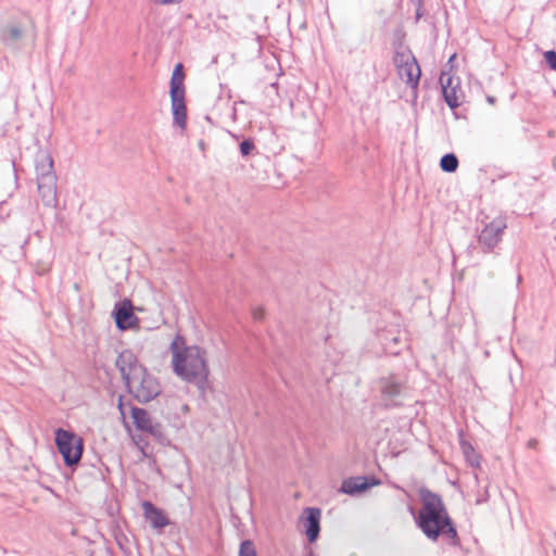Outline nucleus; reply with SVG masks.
<instances>
[{
  "instance_id": "nucleus-1",
  "label": "nucleus",
  "mask_w": 556,
  "mask_h": 556,
  "mask_svg": "<svg viewBox=\"0 0 556 556\" xmlns=\"http://www.w3.org/2000/svg\"><path fill=\"white\" fill-rule=\"evenodd\" d=\"M174 372L184 381L194 383L201 393L207 386L206 353L197 345H186L184 337L176 336L169 346Z\"/></svg>"
},
{
  "instance_id": "nucleus-2",
  "label": "nucleus",
  "mask_w": 556,
  "mask_h": 556,
  "mask_svg": "<svg viewBox=\"0 0 556 556\" xmlns=\"http://www.w3.org/2000/svg\"><path fill=\"white\" fill-rule=\"evenodd\" d=\"M421 508L418 515V527L430 540L445 539L450 544H458L457 531L450 518L442 498L428 490L420 493Z\"/></svg>"
},
{
  "instance_id": "nucleus-3",
  "label": "nucleus",
  "mask_w": 556,
  "mask_h": 556,
  "mask_svg": "<svg viewBox=\"0 0 556 556\" xmlns=\"http://www.w3.org/2000/svg\"><path fill=\"white\" fill-rule=\"evenodd\" d=\"M115 366L129 392L140 403H148L161 393L159 380L140 364L137 356L125 350L117 356Z\"/></svg>"
},
{
  "instance_id": "nucleus-4",
  "label": "nucleus",
  "mask_w": 556,
  "mask_h": 556,
  "mask_svg": "<svg viewBox=\"0 0 556 556\" xmlns=\"http://www.w3.org/2000/svg\"><path fill=\"white\" fill-rule=\"evenodd\" d=\"M55 444L67 466L79 463L83 455V440L71 431L62 428L55 431Z\"/></svg>"
},
{
  "instance_id": "nucleus-5",
  "label": "nucleus",
  "mask_w": 556,
  "mask_h": 556,
  "mask_svg": "<svg viewBox=\"0 0 556 556\" xmlns=\"http://www.w3.org/2000/svg\"><path fill=\"white\" fill-rule=\"evenodd\" d=\"M393 61L400 78L407 85L416 87L421 72L413 53L408 49L396 50Z\"/></svg>"
},
{
  "instance_id": "nucleus-6",
  "label": "nucleus",
  "mask_w": 556,
  "mask_h": 556,
  "mask_svg": "<svg viewBox=\"0 0 556 556\" xmlns=\"http://www.w3.org/2000/svg\"><path fill=\"white\" fill-rule=\"evenodd\" d=\"M404 388V381L395 375L382 377L378 381V389L381 395V400L386 406L399 405V400L403 393Z\"/></svg>"
},
{
  "instance_id": "nucleus-7",
  "label": "nucleus",
  "mask_w": 556,
  "mask_h": 556,
  "mask_svg": "<svg viewBox=\"0 0 556 556\" xmlns=\"http://www.w3.org/2000/svg\"><path fill=\"white\" fill-rule=\"evenodd\" d=\"M505 229L506 223L503 218H495L484 226L478 237L484 252H491L498 244Z\"/></svg>"
},
{
  "instance_id": "nucleus-8",
  "label": "nucleus",
  "mask_w": 556,
  "mask_h": 556,
  "mask_svg": "<svg viewBox=\"0 0 556 556\" xmlns=\"http://www.w3.org/2000/svg\"><path fill=\"white\" fill-rule=\"evenodd\" d=\"M131 418L138 430L155 438H160L163 434L161 424L155 421L148 410L140 407H131Z\"/></svg>"
},
{
  "instance_id": "nucleus-9",
  "label": "nucleus",
  "mask_w": 556,
  "mask_h": 556,
  "mask_svg": "<svg viewBox=\"0 0 556 556\" xmlns=\"http://www.w3.org/2000/svg\"><path fill=\"white\" fill-rule=\"evenodd\" d=\"M442 92L446 104L451 109H456L460 105L463 99V91L459 86V79L442 73L440 77Z\"/></svg>"
},
{
  "instance_id": "nucleus-10",
  "label": "nucleus",
  "mask_w": 556,
  "mask_h": 556,
  "mask_svg": "<svg viewBox=\"0 0 556 556\" xmlns=\"http://www.w3.org/2000/svg\"><path fill=\"white\" fill-rule=\"evenodd\" d=\"M37 190L41 202L47 207H56L58 205V191H56V176L45 177L43 180L37 181Z\"/></svg>"
},
{
  "instance_id": "nucleus-11",
  "label": "nucleus",
  "mask_w": 556,
  "mask_h": 556,
  "mask_svg": "<svg viewBox=\"0 0 556 556\" xmlns=\"http://www.w3.org/2000/svg\"><path fill=\"white\" fill-rule=\"evenodd\" d=\"M114 317L116 327L121 330H127L134 328L138 324V318L132 312V305L130 301H123L115 306Z\"/></svg>"
},
{
  "instance_id": "nucleus-12",
  "label": "nucleus",
  "mask_w": 556,
  "mask_h": 556,
  "mask_svg": "<svg viewBox=\"0 0 556 556\" xmlns=\"http://www.w3.org/2000/svg\"><path fill=\"white\" fill-rule=\"evenodd\" d=\"M142 508L144 518L149 521L153 529L161 530L169 523L163 510L155 507L151 502H143Z\"/></svg>"
},
{
  "instance_id": "nucleus-13",
  "label": "nucleus",
  "mask_w": 556,
  "mask_h": 556,
  "mask_svg": "<svg viewBox=\"0 0 556 556\" xmlns=\"http://www.w3.org/2000/svg\"><path fill=\"white\" fill-rule=\"evenodd\" d=\"M172 112L174 124L181 129L187 125V108L185 103V93L170 94Z\"/></svg>"
},
{
  "instance_id": "nucleus-14",
  "label": "nucleus",
  "mask_w": 556,
  "mask_h": 556,
  "mask_svg": "<svg viewBox=\"0 0 556 556\" xmlns=\"http://www.w3.org/2000/svg\"><path fill=\"white\" fill-rule=\"evenodd\" d=\"M35 169L37 181L43 180L48 176H56L53 170V160L47 151H39L36 154Z\"/></svg>"
},
{
  "instance_id": "nucleus-15",
  "label": "nucleus",
  "mask_w": 556,
  "mask_h": 556,
  "mask_svg": "<svg viewBox=\"0 0 556 556\" xmlns=\"http://www.w3.org/2000/svg\"><path fill=\"white\" fill-rule=\"evenodd\" d=\"M306 535L309 542H314L319 534L320 510L318 508H306Z\"/></svg>"
},
{
  "instance_id": "nucleus-16",
  "label": "nucleus",
  "mask_w": 556,
  "mask_h": 556,
  "mask_svg": "<svg viewBox=\"0 0 556 556\" xmlns=\"http://www.w3.org/2000/svg\"><path fill=\"white\" fill-rule=\"evenodd\" d=\"M370 486L368 479L365 477H353L343 481L342 492L345 494H356L367 490Z\"/></svg>"
},
{
  "instance_id": "nucleus-17",
  "label": "nucleus",
  "mask_w": 556,
  "mask_h": 556,
  "mask_svg": "<svg viewBox=\"0 0 556 556\" xmlns=\"http://www.w3.org/2000/svg\"><path fill=\"white\" fill-rule=\"evenodd\" d=\"M23 33L16 25L4 27L0 33V40L8 47H14L21 39Z\"/></svg>"
},
{
  "instance_id": "nucleus-18",
  "label": "nucleus",
  "mask_w": 556,
  "mask_h": 556,
  "mask_svg": "<svg viewBox=\"0 0 556 556\" xmlns=\"http://www.w3.org/2000/svg\"><path fill=\"white\" fill-rule=\"evenodd\" d=\"M182 64L178 63L170 78V94L185 93Z\"/></svg>"
},
{
  "instance_id": "nucleus-19",
  "label": "nucleus",
  "mask_w": 556,
  "mask_h": 556,
  "mask_svg": "<svg viewBox=\"0 0 556 556\" xmlns=\"http://www.w3.org/2000/svg\"><path fill=\"white\" fill-rule=\"evenodd\" d=\"M462 451L466 458V462L472 467H479L480 466V456L475 451L473 446L467 442H462Z\"/></svg>"
},
{
  "instance_id": "nucleus-20",
  "label": "nucleus",
  "mask_w": 556,
  "mask_h": 556,
  "mask_svg": "<svg viewBox=\"0 0 556 556\" xmlns=\"http://www.w3.org/2000/svg\"><path fill=\"white\" fill-rule=\"evenodd\" d=\"M440 166L443 172L454 173L458 167V160L455 154L447 153L442 156Z\"/></svg>"
},
{
  "instance_id": "nucleus-21",
  "label": "nucleus",
  "mask_w": 556,
  "mask_h": 556,
  "mask_svg": "<svg viewBox=\"0 0 556 556\" xmlns=\"http://www.w3.org/2000/svg\"><path fill=\"white\" fill-rule=\"evenodd\" d=\"M238 556H257L253 542L250 540L243 541L240 544Z\"/></svg>"
},
{
  "instance_id": "nucleus-22",
  "label": "nucleus",
  "mask_w": 556,
  "mask_h": 556,
  "mask_svg": "<svg viewBox=\"0 0 556 556\" xmlns=\"http://www.w3.org/2000/svg\"><path fill=\"white\" fill-rule=\"evenodd\" d=\"M255 149V144L251 139H245L240 143V152L243 156H248Z\"/></svg>"
},
{
  "instance_id": "nucleus-23",
  "label": "nucleus",
  "mask_w": 556,
  "mask_h": 556,
  "mask_svg": "<svg viewBox=\"0 0 556 556\" xmlns=\"http://www.w3.org/2000/svg\"><path fill=\"white\" fill-rule=\"evenodd\" d=\"M544 59L548 66L552 70L556 71V52L554 50L546 51L544 53Z\"/></svg>"
},
{
  "instance_id": "nucleus-24",
  "label": "nucleus",
  "mask_w": 556,
  "mask_h": 556,
  "mask_svg": "<svg viewBox=\"0 0 556 556\" xmlns=\"http://www.w3.org/2000/svg\"><path fill=\"white\" fill-rule=\"evenodd\" d=\"M264 317V309L258 307L253 311V318L254 319H262Z\"/></svg>"
},
{
  "instance_id": "nucleus-25",
  "label": "nucleus",
  "mask_w": 556,
  "mask_h": 556,
  "mask_svg": "<svg viewBox=\"0 0 556 556\" xmlns=\"http://www.w3.org/2000/svg\"><path fill=\"white\" fill-rule=\"evenodd\" d=\"M160 4L179 3L181 0H155Z\"/></svg>"
},
{
  "instance_id": "nucleus-26",
  "label": "nucleus",
  "mask_w": 556,
  "mask_h": 556,
  "mask_svg": "<svg viewBox=\"0 0 556 556\" xmlns=\"http://www.w3.org/2000/svg\"><path fill=\"white\" fill-rule=\"evenodd\" d=\"M118 409L121 412L122 417L125 418V410H124V404L122 402V399L119 400V403H118Z\"/></svg>"
}]
</instances>
